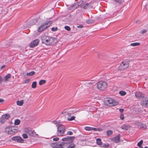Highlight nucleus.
I'll use <instances>...</instances> for the list:
<instances>
[{"label":"nucleus","instance_id":"nucleus-10","mask_svg":"<svg viewBox=\"0 0 148 148\" xmlns=\"http://www.w3.org/2000/svg\"><path fill=\"white\" fill-rule=\"evenodd\" d=\"M120 134H119L116 136L112 138L111 140L116 143H117L119 142L120 141Z\"/></svg>","mask_w":148,"mask_h":148},{"label":"nucleus","instance_id":"nucleus-55","mask_svg":"<svg viewBox=\"0 0 148 148\" xmlns=\"http://www.w3.org/2000/svg\"><path fill=\"white\" fill-rule=\"evenodd\" d=\"M29 82V80H28L26 79V80H25V83H28Z\"/></svg>","mask_w":148,"mask_h":148},{"label":"nucleus","instance_id":"nucleus-6","mask_svg":"<svg viewBox=\"0 0 148 148\" xmlns=\"http://www.w3.org/2000/svg\"><path fill=\"white\" fill-rule=\"evenodd\" d=\"M17 130L14 127L9 126L5 128V132L8 134H12L17 132Z\"/></svg>","mask_w":148,"mask_h":148},{"label":"nucleus","instance_id":"nucleus-17","mask_svg":"<svg viewBox=\"0 0 148 148\" xmlns=\"http://www.w3.org/2000/svg\"><path fill=\"white\" fill-rule=\"evenodd\" d=\"M82 3V1H80L79 3H75L72 5V7L73 8V9H75L77 8V7L79 5H81Z\"/></svg>","mask_w":148,"mask_h":148},{"label":"nucleus","instance_id":"nucleus-4","mask_svg":"<svg viewBox=\"0 0 148 148\" xmlns=\"http://www.w3.org/2000/svg\"><path fill=\"white\" fill-rule=\"evenodd\" d=\"M65 128L64 125L61 124H58L57 134L58 136H62L65 132Z\"/></svg>","mask_w":148,"mask_h":148},{"label":"nucleus","instance_id":"nucleus-27","mask_svg":"<svg viewBox=\"0 0 148 148\" xmlns=\"http://www.w3.org/2000/svg\"><path fill=\"white\" fill-rule=\"evenodd\" d=\"M31 130V129L30 128H26L24 129V131L26 133H28L29 134Z\"/></svg>","mask_w":148,"mask_h":148},{"label":"nucleus","instance_id":"nucleus-12","mask_svg":"<svg viewBox=\"0 0 148 148\" xmlns=\"http://www.w3.org/2000/svg\"><path fill=\"white\" fill-rule=\"evenodd\" d=\"M39 42L38 39H36L32 42L30 45L29 46L30 47H34L37 46Z\"/></svg>","mask_w":148,"mask_h":148},{"label":"nucleus","instance_id":"nucleus-35","mask_svg":"<svg viewBox=\"0 0 148 148\" xmlns=\"http://www.w3.org/2000/svg\"><path fill=\"white\" fill-rule=\"evenodd\" d=\"M75 116H72L70 118H67V120L69 121H71L75 119Z\"/></svg>","mask_w":148,"mask_h":148},{"label":"nucleus","instance_id":"nucleus-18","mask_svg":"<svg viewBox=\"0 0 148 148\" xmlns=\"http://www.w3.org/2000/svg\"><path fill=\"white\" fill-rule=\"evenodd\" d=\"M138 127L139 128H142L144 130H145L147 128L146 126L144 124L141 123H139L138 124Z\"/></svg>","mask_w":148,"mask_h":148},{"label":"nucleus","instance_id":"nucleus-8","mask_svg":"<svg viewBox=\"0 0 148 148\" xmlns=\"http://www.w3.org/2000/svg\"><path fill=\"white\" fill-rule=\"evenodd\" d=\"M128 64L127 61L124 60L122 61L118 67L119 69L123 70L126 69L128 66Z\"/></svg>","mask_w":148,"mask_h":148},{"label":"nucleus","instance_id":"nucleus-58","mask_svg":"<svg viewBox=\"0 0 148 148\" xmlns=\"http://www.w3.org/2000/svg\"><path fill=\"white\" fill-rule=\"evenodd\" d=\"M145 148H148V147H145Z\"/></svg>","mask_w":148,"mask_h":148},{"label":"nucleus","instance_id":"nucleus-46","mask_svg":"<svg viewBox=\"0 0 148 148\" xmlns=\"http://www.w3.org/2000/svg\"><path fill=\"white\" fill-rule=\"evenodd\" d=\"M59 139V138L58 137H56L53 138V141H57Z\"/></svg>","mask_w":148,"mask_h":148},{"label":"nucleus","instance_id":"nucleus-51","mask_svg":"<svg viewBox=\"0 0 148 148\" xmlns=\"http://www.w3.org/2000/svg\"><path fill=\"white\" fill-rule=\"evenodd\" d=\"M53 123H54V124H56V125H57V124H58V121H53Z\"/></svg>","mask_w":148,"mask_h":148},{"label":"nucleus","instance_id":"nucleus-25","mask_svg":"<svg viewBox=\"0 0 148 148\" xmlns=\"http://www.w3.org/2000/svg\"><path fill=\"white\" fill-rule=\"evenodd\" d=\"M113 132L111 130H108L106 131V134L107 136H109L112 134Z\"/></svg>","mask_w":148,"mask_h":148},{"label":"nucleus","instance_id":"nucleus-47","mask_svg":"<svg viewBox=\"0 0 148 148\" xmlns=\"http://www.w3.org/2000/svg\"><path fill=\"white\" fill-rule=\"evenodd\" d=\"M109 146L108 144H104L102 146V147H108Z\"/></svg>","mask_w":148,"mask_h":148},{"label":"nucleus","instance_id":"nucleus-28","mask_svg":"<svg viewBox=\"0 0 148 148\" xmlns=\"http://www.w3.org/2000/svg\"><path fill=\"white\" fill-rule=\"evenodd\" d=\"M140 43L138 42H134L130 44V45L133 47H135L140 45Z\"/></svg>","mask_w":148,"mask_h":148},{"label":"nucleus","instance_id":"nucleus-52","mask_svg":"<svg viewBox=\"0 0 148 148\" xmlns=\"http://www.w3.org/2000/svg\"><path fill=\"white\" fill-rule=\"evenodd\" d=\"M102 130L101 128H97V131H101Z\"/></svg>","mask_w":148,"mask_h":148},{"label":"nucleus","instance_id":"nucleus-57","mask_svg":"<svg viewBox=\"0 0 148 148\" xmlns=\"http://www.w3.org/2000/svg\"><path fill=\"white\" fill-rule=\"evenodd\" d=\"M5 67V65H3L1 67V69H2L3 68H4Z\"/></svg>","mask_w":148,"mask_h":148},{"label":"nucleus","instance_id":"nucleus-42","mask_svg":"<svg viewBox=\"0 0 148 148\" xmlns=\"http://www.w3.org/2000/svg\"><path fill=\"white\" fill-rule=\"evenodd\" d=\"M73 134V132L71 131H69L67 132V134L68 135H72Z\"/></svg>","mask_w":148,"mask_h":148},{"label":"nucleus","instance_id":"nucleus-50","mask_svg":"<svg viewBox=\"0 0 148 148\" xmlns=\"http://www.w3.org/2000/svg\"><path fill=\"white\" fill-rule=\"evenodd\" d=\"M91 130H93L94 131H97V128L95 127H91Z\"/></svg>","mask_w":148,"mask_h":148},{"label":"nucleus","instance_id":"nucleus-44","mask_svg":"<svg viewBox=\"0 0 148 148\" xmlns=\"http://www.w3.org/2000/svg\"><path fill=\"white\" fill-rule=\"evenodd\" d=\"M147 32V30L145 29H143L140 31V32L142 34H144V33L146 32Z\"/></svg>","mask_w":148,"mask_h":148},{"label":"nucleus","instance_id":"nucleus-16","mask_svg":"<svg viewBox=\"0 0 148 148\" xmlns=\"http://www.w3.org/2000/svg\"><path fill=\"white\" fill-rule=\"evenodd\" d=\"M75 138V137L74 136H68L67 137L63 138L62 140V141H67V142L71 140H73Z\"/></svg>","mask_w":148,"mask_h":148},{"label":"nucleus","instance_id":"nucleus-39","mask_svg":"<svg viewBox=\"0 0 148 148\" xmlns=\"http://www.w3.org/2000/svg\"><path fill=\"white\" fill-rule=\"evenodd\" d=\"M64 28L68 31H69L71 29L68 26H65L64 27Z\"/></svg>","mask_w":148,"mask_h":148},{"label":"nucleus","instance_id":"nucleus-49","mask_svg":"<svg viewBox=\"0 0 148 148\" xmlns=\"http://www.w3.org/2000/svg\"><path fill=\"white\" fill-rule=\"evenodd\" d=\"M77 27L78 28H82L83 27V26L82 25H79L77 26Z\"/></svg>","mask_w":148,"mask_h":148},{"label":"nucleus","instance_id":"nucleus-33","mask_svg":"<svg viewBox=\"0 0 148 148\" xmlns=\"http://www.w3.org/2000/svg\"><path fill=\"white\" fill-rule=\"evenodd\" d=\"M36 86V82H33L32 84V87L33 88H35Z\"/></svg>","mask_w":148,"mask_h":148},{"label":"nucleus","instance_id":"nucleus-26","mask_svg":"<svg viewBox=\"0 0 148 148\" xmlns=\"http://www.w3.org/2000/svg\"><path fill=\"white\" fill-rule=\"evenodd\" d=\"M82 6L84 9H86L89 7V4L88 3H86L84 4Z\"/></svg>","mask_w":148,"mask_h":148},{"label":"nucleus","instance_id":"nucleus-13","mask_svg":"<svg viewBox=\"0 0 148 148\" xmlns=\"http://www.w3.org/2000/svg\"><path fill=\"white\" fill-rule=\"evenodd\" d=\"M68 148H74L75 147V145L74 143L73 140L68 141Z\"/></svg>","mask_w":148,"mask_h":148},{"label":"nucleus","instance_id":"nucleus-2","mask_svg":"<svg viewBox=\"0 0 148 148\" xmlns=\"http://www.w3.org/2000/svg\"><path fill=\"white\" fill-rule=\"evenodd\" d=\"M51 145L52 147L58 148H68V141L63 143L59 142L52 143Z\"/></svg>","mask_w":148,"mask_h":148},{"label":"nucleus","instance_id":"nucleus-40","mask_svg":"<svg viewBox=\"0 0 148 148\" xmlns=\"http://www.w3.org/2000/svg\"><path fill=\"white\" fill-rule=\"evenodd\" d=\"M22 136L25 139L27 138V134H23Z\"/></svg>","mask_w":148,"mask_h":148},{"label":"nucleus","instance_id":"nucleus-41","mask_svg":"<svg viewBox=\"0 0 148 148\" xmlns=\"http://www.w3.org/2000/svg\"><path fill=\"white\" fill-rule=\"evenodd\" d=\"M120 118L122 119L123 120L124 119V116L123 114H121L120 115Z\"/></svg>","mask_w":148,"mask_h":148},{"label":"nucleus","instance_id":"nucleus-43","mask_svg":"<svg viewBox=\"0 0 148 148\" xmlns=\"http://www.w3.org/2000/svg\"><path fill=\"white\" fill-rule=\"evenodd\" d=\"M58 28L57 27H53L51 28V30L53 31H55L57 30Z\"/></svg>","mask_w":148,"mask_h":148},{"label":"nucleus","instance_id":"nucleus-36","mask_svg":"<svg viewBox=\"0 0 148 148\" xmlns=\"http://www.w3.org/2000/svg\"><path fill=\"white\" fill-rule=\"evenodd\" d=\"M143 140H141L140 142H138V143L137 145L138 147H140L141 146L142 144H143Z\"/></svg>","mask_w":148,"mask_h":148},{"label":"nucleus","instance_id":"nucleus-24","mask_svg":"<svg viewBox=\"0 0 148 148\" xmlns=\"http://www.w3.org/2000/svg\"><path fill=\"white\" fill-rule=\"evenodd\" d=\"M96 143L97 144L100 146H102V143L101 139L98 138L96 139Z\"/></svg>","mask_w":148,"mask_h":148},{"label":"nucleus","instance_id":"nucleus-22","mask_svg":"<svg viewBox=\"0 0 148 148\" xmlns=\"http://www.w3.org/2000/svg\"><path fill=\"white\" fill-rule=\"evenodd\" d=\"M29 135L30 136H36L38 135V134L36 133L35 132L34 130H32Z\"/></svg>","mask_w":148,"mask_h":148},{"label":"nucleus","instance_id":"nucleus-32","mask_svg":"<svg viewBox=\"0 0 148 148\" xmlns=\"http://www.w3.org/2000/svg\"><path fill=\"white\" fill-rule=\"evenodd\" d=\"M119 93L121 96H124L126 94V92L124 91H120L119 92Z\"/></svg>","mask_w":148,"mask_h":148},{"label":"nucleus","instance_id":"nucleus-7","mask_svg":"<svg viewBox=\"0 0 148 148\" xmlns=\"http://www.w3.org/2000/svg\"><path fill=\"white\" fill-rule=\"evenodd\" d=\"M52 22L51 21H48L44 24L41 25L38 29V32H41L44 30L47 27L49 26L51 24Z\"/></svg>","mask_w":148,"mask_h":148},{"label":"nucleus","instance_id":"nucleus-34","mask_svg":"<svg viewBox=\"0 0 148 148\" xmlns=\"http://www.w3.org/2000/svg\"><path fill=\"white\" fill-rule=\"evenodd\" d=\"M46 82V81L45 80H41L39 82V84L40 85H42V84H45Z\"/></svg>","mask_w":148,"mask_h":148},{"label":"nucleus","instance_id":"nucleus-56","mask_svg":"<svg viewBox=\"0 0 148 148\" xmlns=\"http://www.w3.org/2000/svg\"><path fill=\"white\" fill-rule=\"evenodd\" d=\"M114 1L116 2H119V3H120L121 2L120 0H114Z\"/></svg>","mask_w":148,"mask_h":148},{"label":"nucleus","instance_id":"nucleus-5","mask_svg":"<svg viewBox=\"0 0 148 148\" xmlns=\"http://www.w3.org/2000/svg\"><path fill=\"white\" fill-rule=\"evenodd\" d=\"M107 83L104 82L100 81L97 83V88L99 90L103 91L107 87Z\"/></svg>","mask_w":148,"mask_h":148},{"label":"nucleus","instance_id":"nucleus-38","mask_svg":"<svg viewBox=\"0 0 148 148\" xmlns=\"http://www.w3.org/2000/svg\"><path fill=\"white\" fill-rule=\"evenodd\" d=\"M91 127H86L85 128V130L87 131H90L91 130Z\"/></svg>","mask_w":148,"mask_h":148},{"label":"nucleus","instance_id":"nucleus-23","mask_svg":"<svg viewBox=\"0 0 148 148\" xmlns=\"http://www.w3.org/2000/svg\"><path fill=\"white\" fill-rule=\"evenodd\" d=\"M23 100H21L20 101H16V104L18 105L19 106H22L23 103Z\"/></svg>","mask_w":148,"mask_h":148},{"label":"nucleus","instance_id":"nucleus-37","mask_svg":"<svg viewBox=\"0 0 148 148\" xmlns=\"http://www.w3.org/2000/svg\"><path fill=\"white\" fill-rule=\"evenodd\" d=\"M86 22L88 24H90L93 22V21L91 19L88 20L86 21Z\"/></svg>","mask_w":148,"mask_h":148},{"label":"nucleus","instance_id":"nucleus-31","mask_svg":"<svg viewBox=\"0 0 148 148\" xmlns=\"http://www.w3.org/2000/svg\"><path fill=\"white\" fill-rule=\"evenodd\" d=\"M35 74V72L34 71H31L30 73H26V75L28 76H32Z\"/></svg>","mask_w":148,"mask_h":148},{"label":"nucleus","instance_id":"nucleus-9","mask_svg":"<svg viewBox=\"0 0 148 148\" xmlns=\"http://www.w3.org/2000/svg\"><path fill=\"white\" fill-rule=\"evenodd\" d=\"M10 117V115L8 114L2 115L0 119V122L2 124L4 123L6 120L9 119Z\"/></svg>","mask_w":148,"mask_h":148},{"label":"nucleus","instance_id":"nucleus-14","mask_svg":"<svg viewBox=\"0 0 148 148\" xmlns=\"http://www.w3.org/2000/svg\"><path fill=\"white\" fill-rule=\"evenodd\" d=\"M135 96L136 97L139 99H143L145 98V95L139 92H137L135 93Z\"/></svg>","mask_w":148,"mask_h":148},{"label":"nucleus","instance_id":"nucleus-15","mask_svg":"<svg viewBox=\"0 0 148 148\" xmlns=\"http://www.w3.org/2000/svg\"><path fill=\"white\" fill-rule=\"evenodd\" d=\"M141 104L143 106H148V97H146L144 100L142 101Z\"/></svg>","mask_w":148,"mask_h":148},{"label":"nucleus","instance_id":"nucleus-1","mask_svg":"<svg viewBox=\"0 0 148 148\" xmlns=\"http://www.w3.org/2000/svg\"><path fill=\"white\" fill-rule=\"evenodd\" d=\"M41 41L42 43L47 45H53L56 42V40L55 38L46 36H42Z\"/></svg>","mask_w":148,"mask_h":148},{"label":"nucleus","instance_id":"nucleus-30","mask_svg":"<svg viewBox=\"0 0 148 148\" xmlns=\"http://www.w3.org/2000/svg\"><path fill=\"white\" fill-rule=\"evenodd\" d=\"M20 121L19 119H17L14 121V124L15 125H18L20 124Z\"/></svg>","mask_w":148,"mask_h":148},{"label":"nucleus","instance_id":"nucleus-45","mask_svg":"<svg viewBox=\"0 0 148 148\" xmlns=\"http://www.w3.org/2000/svg\"><path fill=\"white\" fill-rule=\"evenodd\" d=\"M94 83L93 82H88L87 83H86V84L87 86H89L88 85H92V84H93Z\"/></svg>","mask_w":148,"mask_h":148},{"label":"nucleus","instance_id":"nucleus-21","mask_svg":"<svg viewBox=\"0 0 148 148\" xmlns=\"http://www.w3.org/2000/svg\"><path fill=\"white\" fill-rule=\"evenodd\" d=\"M72 113V112L71 111H69L67 112H66L63 111L62 112V114H63L64 115H65L66 114H67L68 116L70 117L71 116Z\"/></svg>","mask_w":148,"mask_h":148},{"label":"nucleus","instance_id":"nucleus-29","mask_svg":"<svg viewBox=\"0 0 148 148\" xmlns=\"http://www.w3.org/2000/svg\"><path fill=\"white\" fill-rule=\"evenodd\" d=\"M121 128L123 130H127L129 129V127L127 125H124L121 126Z\"/></svg>","mask_w":148,"mask_h":148},{"label":"nucleus","instance_id":"nucleus-19","mask_svg":"<svg viewBox=\"0 0 148 148\" xmlns=\"http://www.w3.org/2000/svg\"><path fill=\"white\" fill-rule=\"evenodd\" d=\"M37 23V20L35 19H32L29 21L28 24V27H30L31 25H34Z\"/></svg>","mask_w":148,"mask_h":148},{"label":"nucleus","instance_id":"nucleus-53","mask_svg":"<svg viewBox=\"0 0 148 148\" xmlns=\"http://www.w3.org/2000/svg\"><path fill=\"white\" fill-rule=\"evenodd\" d=\"M119 111L121 112H122L124 111V109L123 108H121L119 109Z\"/></svg>","mask_w":148,"mask_h":148},{"label":"nucleus","instance_id":"nucleus-11","mask_svg":"<svg viewBox=\"0 0 148 148\" xmlns=\"http://www.w3.org/2000/svg\"><path fill=\"white\" fill-rule=\"evenodd\" d=\"M12 139L13 140L16 141L20 143H23L24 141L21 137L18 136L13 137L12 138Z\"/></svg>","mask_w":148,"mask_h":148},{"label":"nucleus","instance_id":"nucleus-3","mask_svg":"<svg viewBox=\"0 0 148 148\" xmlns=\"http://www.w3.org/2000/svg\"><path fill=\"white\" fill-rule=\"evenodd\" d=\"M105 104L109 106H115L118 104V102L113 99L108 98L104 102Z\"/></svg>","mask_w":148,"mask_h":148},{"label":"nucleus","instance_id":"nucleus-54","mask_svg":"<svg viewBox=\"0 0 148 148\" xmlns=\"http://www.w3.org/2000/svg\"><path fill=\"white\" fill-rule=\"evenodd\" d=\"M2 78L1 76H0V84L2 82Z\"/></svg>","mask_w":148,"mask_h":148},{"label":"nucleus","instance_id":"nucleus-59","mask_svg":"<svg viewBox=\"0 0 148 148\" xmlns=\"http://www.w3.org/2000/svg\"><path fill=\"white\" fill-rule=\"evenodd\" d=\"M53 147V148H56V147Z\"/></svg>","mask_w":148,"mask_h":148},{"label":"nucleus","instance_id":"nucleus-48","mask_svg":"<svg viewBox=\"0 0 148 148\" xmlns=\"http://www.w3.org/2000/svg\"><path fill=\"white\" fill-rule=\"evenodd\" d=\"M4 100L3 99H0V104H1L4 102Z\"/></svg>","mask_w":148,"mask_h":148},{"label":"nucleus","instance_id":"nucleus-20","mask_svg":"<svg viewBox=\"0 0 148 148\" xmlns=\"http://www.w3.org/2000/svg\"><path fill=\"white\" fill-rule=\"evenodd\" d=\"M11 77V75L10 74H8L4 77L3 81L4 82H6L8 80V79L10 78Z\"/></svg>","mask_w":148,"mask_h":148}]
</instances>
